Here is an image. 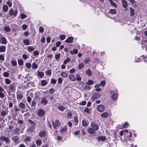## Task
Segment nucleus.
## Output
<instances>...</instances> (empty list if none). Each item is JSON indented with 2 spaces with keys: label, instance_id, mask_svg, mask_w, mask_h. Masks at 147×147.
<instances>
[{
  "label": "nucleus",
  "instance_id": "nucleus-1",
  "mask_svg": "<svg viewBox=\"0 0 147 147\" xmlns=\"http://www.w3.org/2000/svg\"><path fill=\"white\" fill-rule=\"evenodd\" d=\"M91 127H89L88 131V132L91 134H93L98 129V126L94 122H92L91 124Z\"/></svg>",
  "mask_w": 147,
  "mask_h": 147
},
{
  "label": "nucleus",
  "instance_id": "nucleus-2",
  "mask_svg": "<svg viewBox=\"0 0 147 147\" xmlns=\"http://www.w3.org/2000/svg\"><path fill=\"white\" fill-rule=\"evenodd\" d=\"M8 13L10 16H13L14 17H15L16 16L18 13V11L17 10L14 11L13 8H11L9 10Z\"/></svg>",
  "mask_w": 147,
  "mask_h": 147
},
{
  "label": "nucleus",
  "instance_id": "nucleus-3",
  "mask_svg": "<svg viewBox=\"0 0 147 147\" xmlns=\"http://www.w3.org/2000/svg\"><path fill=\"white\" fill-rule=\"evenodd\" d=\"M8 88L11 92H14L16 90V86L15 84L14 83H11L8 86Z\"/></svg>",
  "mask_w": 147,
  "mask_h": 147
},
{
  "label": "nucleus",
  "instance_id": "nucleus-4",
  "mask_svg": "<svg viewBox=\"0 0 147 147\" xmlns=\"http://www.w3.org/2000/svg\"><path fill=\"white\" fill-rule=\"evenodd\" d=\"M113 92V90H111L110 92V94L111 95V97L113 100H116L118 98L117 93L116 92H114L112 94V93Z\"/></svg>",
  "mask_w": 147,
  "mask_h": 147
},
{
  "label": "nucleus",
  "instance_id": "nucleus-5",
  "mask_svg": "<svg viewBox=\"0 0 147 147\" xmlns=\"http://www.w3.org/2000/svg\"><path fill=\"white\" fill-rule=\"evenodd\" d=\"M100 96V94L99 93H94L93 94L92 98V100L94 101L96 99L98 98Z\"/></svg>",
  "mask_w": 147,
  "mask_h": 147
},
{
  "label": "nucleus",
  "instance_id": "nucleus-6",
  "mask_svg": "<svg viewBox=\"0 0 147 147\" xmlns=\"http://www.w3.org/2000/svg\"><path fill=\"white\" fill-rule=\"evenodd\" d=\"M97 111L100 112H102L104 111L105 109V107L103 105H99L97 107Z\"/></svg>",
  "mask_w": 147,
  "mask_h": 147
},
{
  "label": "nucleus",
  "instance_id": "nucleus-7",
  "mask_svg": "<svg viewBox=\"0 0 147 147\" xmlns=\"http://www.w3.org/2000/svg\"><path fill=\"white\" fill-rule=\"evenodd\" d=\"M48 102V101L45 96L42 97L41 98V103L45 105H46Z\"/></svg>",
  "mask_w": 147,
  "mask_h": 147
},
{
  "label": "nucleus",
  "instance_id": "nucleus-8",
  "mask_svg": "<svg viewBox=\"0 0 147 147\" xmlns=\"http://www.w3.org/2000/svg\"><path fill=\"white\" fill-rule=\"evenodd\" d=\"M12 140L15 143L18 144L20 142L19 138L17 136H13L12 138Z\"/></svg>",
  "mask_w": 147,
  "mask_h": 147
},
{
  "label": "nucleus",
  "instance_id": "nucleus-9",
  "mask_svg": "<svg viewBox=\"0 0 147 147\" xmlns=\"http://www.w3.org/2000/svg\"><path fill=\"white\" fill-rule=\"evenodd\" d=\"M53 127L55 129L57 128V127L59 126L60 125V122L58 120L55 121V123L52 122Z\"/></svg>",
  "mask_w": 147,
  "mask_h": 147
},
{
  "label": "nucleus",
  "instance_id": "nucleus-10",
  "mask_svg": "<svg viewBox=\"0 0 147 147\" xmlns=\"http://www.w3.org/2000/svg\"><path fill=\"white\" fill-rule=\"evenodd\" d=\"M7 42L6 39L5 37H1L0 38V44L5 45Z\"/></svg>",
  "mask_w": 147,
  "mask_h": 147
},
{
  "label": "nucleus",
  "instance_id": "nucleus-11",
  "mask_svg": "<svg viewBox=\"0 0 147 147\" xmlns=\"http://www.w3.org/2000/svg\"><path fill=\"white\" fill-rule=\"evenodd\" d=\"M0 138L1 140L4 141L6 143H8L10 141L8 138L6 137L3 136H1Z\"/></svg>",
  "mask_w": 147,
  "mask_h": 147
},
{
  "label": "nucleus",
  "instance_id": "nucleus-12",
  "mask_svg": "<svg viewBox=\"0 0 147 147\" xmlns=\"http://www.w3.org/2000/svg\"><path fill=\"white\" fill-rule=\"evenodd\" d=\"M45 113V111L41 109L38 111L37 114L39 116L42 117L44 115Z\"/></svg>",
  "mask_w": 147,
  "mask_h": 147
},
{
  "label": "nucleus",
  "instance_id": "nucleus-13",
  "mask_svg": "<svg viewBox=\"0 0 147 147\" xmlns=\"http://www.w3.org/2000/svg\"><path fill=\"white\" fill-rule=\"evenodd\" d=\"M46 133L45 131L42 130L39 132L38 135L41 137H45L46 135Z\"/></svg>",
  "mask_w": 147,
  "mask_h": 147
},
{
  "label": "nucleus",
  "instance_id": "nucleus-14",
  "mask_svg": "<svg viewBox=\"0 0 147 147\" xmlns=\"http://www.w3.org/2000/svg\"><path fill=\"white\" fill-rule=\"evenodd\" d=\"M18 106L19 108L22 109H25L26 107L25 104L22 102H20L18 105Z\"/></svg>",
  "mask_w": 147,
  "mask_h": 147
},
{
  "label": "nucleus",
  "instance_id": "nucleus-15",
  "mask_svg": "<svg viewBox=\"0 0 147 147\" xmlns=\"http://www.w3.org/2000/svg\"><path fill=\"white\" fill-rule=\"evenodd\" d=\"M106 139V138L105 136H100L97 138V140L98 142H100V141H104Z\"/></svg>",
  "mask_w": 147,
  "mask_h": 147
},
{
  "label": "nucleus",
  "instance_id": "nucleus-16",
  "mask_svg": "<svg viewBox=\"0 0 147 147\" xmlns=\"http://www.w3.org/2000/svg\"><path fill=\"white\" fill-rule=\"evenodd\" d=\"M35 123H34L33 124V125L30 127L28 129V131L31 132H33L35 128Z\"/></svg>",
  "mask_w": 147,
  "mask_h": 147
},
{
  "label": "nucleus",
  "instance_id": "nucleus-17",
  "mask_svg": "<svg viewBox=\"0 0 147 147\" xmlns=\"http://www.w3.org/2000/svg\"><path fill=\"white\" fill-rule=\"evenodd\" d=\"M73 40V39L72 37H69L67 38L65 41L66 42L68 43H72Z\"/></svg>",
  "mask_w": 147,
  "mask_h": 147
},
{
  "label": "nucleus",
  "instance_id": "nucleus-18",
  "mask_svg": "<svg viewBox=\"0 0 147 147\" xmlns=\"http://www.w3.org/2000/svg\"><path fill=\"white\" fill-rule=\"evenodd\" d=\"M145 42L146 44H147V40H143L142 41V45H143V44L144 45V46L142 45V47L143 49H144V47H145L146 48V50L147 51V45H145L144 44V43Z\"/></svg>",
  "mask_w": 147,
  "mask_h": 147
},
{
  "label": "nucleus",
  "instance_id": "nucleus-19",
  "mask_svg": "<svg viewBox=\"0 0 147 147\" xmlns=\"http://www.w3.org/2000/svg\"><path fill=\"white\" fill-rule=\"evenodd\" d=\"M88 121L82 120V125L84 127H86L88 125Z\"/></svg>",
  "mask_w": 147,
  "mask_h": 147
},
{
  "label": "nucleus",
  "instance_id": "nucleus-20",
  "mask_svg": "<svg viewBox=\"0 0 147 147\" xmlns=\"http://www.w3.org/2000/svg\"><path fill=\"white\" fill-rule=\"evenodd\" d=\"M109 116V114L107 112H104L100 115V116L102 118H105L108 117Z\"/></svg>",
  "mask_w": 147,
  "mask_h": 147
},
{
  "label": "nucleus",
  "instance_id": "nucleus-21",
  "mask_svg": "<svg viewBox=\"0 0 147 147\" xmlns=\"http://www.w3.org/2000/svg\"><path fill=\"white\" fill-rule=\"evenodd\" d=\"M17 98L18 100L19 101L20 100L22 99L23 97V95L22 94H19L17 95Z\"/></svg>",
  "mask_w": 147,
  "mask_h": 147
},
{
  "label": "nucleus",
  "instance_id": "nucleus-22",
  "mask_svg": "<svg viewBox=\"0 0 147 147\" xmlns=\"http://www.w3.org/2000/svg\"><path fill=\"white\" fill-rule=\"evenodd\" d=\"M69 79L72 81H75L76 80V78L74 75L70 74L69 76Z\"/></svg>",
  "mask_w": 147,
  "mask_h": 147
},
{
  "label": "nucleus",
  "instance_id": "nucleus-23",
  "mask_svg": "<svg viewBox=\"0 0 147 147\" xmlns=\"http://www.w3.org/2000/svg\"><path fill=\"white\" fill-rule=\"evenodd\" d=\"M8 9V6L5 5H4L3 7V9L4 12H6Z\"/></svg>",
  "mask_w": 147,
  "mask_h": 147
},
{
  "label": "nucleus",
  "instance_id": "nucleus-24",
  "mask_svg": "<svg viewBox=\"0 0 147 147\" xmlns=\"http://www.w3.org/2000/svg\"><path fill=\"white\" fill-rule=\"evenodd\" d=\"M123 7L124 8H126L127 5V3L125 0H122Z\"/></svg>",
  "mask_w": 147,
  "mask_h": 147
},
{
  "label": "nucleus",
  "instance_id": "nucleus-25",
  "mask_svg": "<svg viewBox=\"0 0 147 147\" xmlns=\"http://www.w3.org/2000/svg\"><path fill=\"white\" fill-rule=\"evenodd\" d=\"M100 86V85L97 84L95 85L94 87L96 88L95 89L97 91H100L101 90V89L99 87Z\"/></svg>",
  "mask_w": 147,
  "mask_h": 147
},
{
  "label": "nucleus",
  "instance_id": "nucleus-26",
  "mask_svg": "<svg viewBox=\"0 0 147 147\" xmlns=\"http://www.w3.org/2000/svg\"><path fill=\"white\" fill-rule=\"evenodd\" d=\"M86 74L88 76H90L91 75L92 73L91 70L90 69H88L86 71Z\"/></svg>",
  "mask_w": 147,
  "mask_h": 147
},
{
  "label": "nucleus",
  "instance_id": "nucleus-27",
  "mask_svg": "<svg viewBox=\"0 0 147 147\" xmlns=\"http://www.w3.org/2000/svg\"><path fill=\"white\" fill-rule=\"evenodd\" d=\"M38 76L41 78H42L43 77V76H44V73L43 72H41L38 71Z\"/></svg>",
  "mask_w": 147,
  "mask_h": 147
},
{
  "label": "nucleus",
  "instance_id": "nucleus-28",
  "mask_svg": "<svg viewBox=\"0 0 147 147\" xmlns=\"http://www.w3.org/2000/svg\"><path fill=\"white\" fill-rule=\"evenodd\" d=\"M6 47L4 46H1L0 47V51L1 52H4L5 51Z\"/></svg>",
  "mask_w": 147,
  "mask_h": 147
},
{
  "label": "nucleus",
  "instance_id": "nucleus-29",
  "mask_svg": "<svg viewBox=\"0 0 147 147\" xmlns=\"http://www.w3.org/2000/svg\"><path fill=\"white\" fill-rule=\"evenodd\" d=\"M67 130V128L66 127H61L60 129V131L62 134L63 133V132H65Z\"/></svg>",
  "mask_w": 147,
  "mask_h": 147
},
{
  "label": "nucleus",
  "instance_id": "nucleus-30",
  "mask_svg": "<svg viewBox=\"0 0 147 147\" xmlns=\"http://www.w3.org/2000/svg\"><path fill=\"white\" fill-rule=\"evenodd\" d=\"M58 109L61 111H63L65 109V107L61 105H60L58 107Z\"/></svg>",
  "mask_w": 147,
  "mask_h": 147
},
{
  "label": "nucleus",
  "instance_id": "nucleus-31",
  "mask_svg": "<svg viewBox=\"0 0 147 147\" xmlns=\"http://www.w3.org/2000/svg\"><path fill=\"white\" fill-rule=\"evenodd\" d=\"M82 86L83 88H84L85 89L89 90L90 88V86L86 84H82Z\"/></svg>",
  "mask_w": 147,
  "mask_h": 147
},
{
  "label": "nucleus",
  "instance_id": "nucleus-32",
  "mask_svg": "<svg viewBox=\"0 0 147 147\" xmlns=\"http://www.w3.org/2000/svg\"><path fill=\"white\" fill-rule=\"evenodd\" d=\"M38 67V65L36 64V63L35 62L33 63L32 64V68L34 69H36Z\"/></svg>",
  "mask_w": 147,
  "mask_h": 147
},
{
  "label": "nucleus",
  "instance_id": "nucleus-33",
  "mask_svg": "<svg viewBox=\"0 0 147 147\" xmlns=\"http://www.w3.org/2000/svg\"><path fill=\"white\" fill-rule=\"evenodd\" d=\"M36 103L35 101L33 100L32 102L31 106L32 107H33L35 108L36 107Z\"/></svg>",
  "mask_w": 147,
  "mask_h": 147
},
{
  "label": "nucleus",
  "instance_id": "nucleus-34",
  "mask_svg": "<svg viewBox=\"0 0 147 147\" xmlns=\"http://www.w3.org/2000/svg\"><path fill=\"white\" fill-rule=\"evenodd\" d=\"M4 29L6 32H8L10 31L11 28L9 26H6L4 27Z\"/></svg>",
  "mask_w": 147,
  "mask_h": 147
},
{
  "label": "nucleus",
  "instance_id": "nucleus-35",
  "mask_svg": "<svg viewBox=\"0 0 147 147\" xmlns=\"http://www.w3.org/2000/svg\"><path fill=\"white\" fill-rule=\"evenodd\" d=\"M5 82L6 84L8 85L10 84L11 82V81L9 79L6 78L5 79Z\"/></svg>",
  "mask_w": 147,
  "mask_h": 147
},
{
  "label": "nucleus",
  "instance_id": "nucleus-36",
  "mask_svg": "<svg viewBox=\"0 0 147 147\" xmlns=\"http://www.w3.org/2000/svg\"><path fill=\"white\" fill-rule=\"evenodd\" d=\"M132 136V134L131 133H129V135H127V136L126 137H127V139H126V141L127 142V141H130V142H131V141L130 140V138H131Z\"/></svg>",
  "mask_w": 147,
  "mask_h": 147
},
{
  "label": "nucleus",
  "instance_id": "nucleus-37",
  "mask_svg": "<svg viewBox=\"0 0 147 147\" xmlns=\"http://www.w3.org/2000/svg\"><path fill=\"white\" fill-rule=\"evenodd\" d=\"M7 114V111H3L1 113V115L3 116V117Z\"/></svg>",
  "mask_w": 147,
  "mask_h": 147
},
{
  "label": "nucleus",
  "instance_id": "nucleus-38",
  "mask_svg": "<svg viewBox=\"0 0 147 147\" xmlns=\"http://www.w3.org/2000/svg\"><path fill=\"white\" fill-rule=\"evenodd\" d=\"M134 11V9L131 7L130 8V15L131 16H134L135 14Z\"/></svg>",
  "mask_w": 147,
  "mask_h": 147
},
{
  "label": "nucleus",
  "instance_id": "nucleus-39",
  "mask_svg": "<svg viewBox=\"0 0 147 147\" xmlns=\"http://www.w3.org/2000/svg\"><path fill=\"white\" fill-rule=\"evenodd\" d=\"M28 50L30 52H32L34 49V48L32 46H29L27 47Z\"/></svg>",
  "mask_w": 147,
  "mask_h": 147
},
{
  "label": "nucleus",
  "instance_id": "nucleus-40",
  "mask_svg": "<svg viewBox=\"0 0 147 147\" xmlns=\"http://www.w3.org/2000/svg\"><path fill=\"white\" fill-rule=\"evenodd\" d=\"M61 76L64 78H66L68 76V74L65 72H62L61 74Z\"/></svg>",
  "mask_w": 147,
  "mask_h": 147
},
{
  "label": "nucleus",
  "instance_id": "nucleus-41",
  "mask_svg": "<svg viewBox=\"0 0 147 147\" xmlns=\"http://www.w3.org/2000/svg\"><path fill=\"white\" fill-rule=\"evenodd\" d=\"M70 61V58L67 57L64 61L63 63L64 64H67V63L69 62Z\"/></svg>",
  "mask_w": 147,
  "mask_h": 147
},
{
  "label": "nucleus",
  "instance_id": "nucleus-42",
  "mask_svg": "<svg viewBox=\"0 0 147 147\" xmlns=\"http://www.w3.org/2000/svg\"><path fill=\"white\" fill-rule=\"evenodd\" d=\"M94 83V82L92 80H89L88 82L86 83V84L87 85H91L93 84Z\"/></svg>",
  "mask_w": 147,
  "mask_h": 147
},
{
  "label": "nucleus",
  "instance_id": "nucleus-43",
  "mask_svg": "<svg viewBox=\"0 0 147 147\" xmlns=\"http://www.w3.org/2000/svg\"><path fill=\"white\" fill-rule=\"evenodd\" d=\"M84 111L88 114H90V109L87 107H86L84 110Z\"/></svg>",
  "mask_w": 147,
  "mask_h": 147
},
{
  "label": "nucleus",
  "instance_id": "nucleus-44",
  "mask_svg": "<svg viewBox=\"0 0 147 147\" xmlns=\"http://www.w3.org/2000/svg\"><path fill=\"white\" fill-rule=\"evenodd\" d=\"M78 50L76 49H73V51H71L70 53L71 54H73V53L76 54L78 53Z\"/></svg>",
  "mask_w": 147,
  "mask_h": 147
},
{
  "label": "nucleus",
  "instance_id": "nucleus-45",
  "mask_svg": "<svg viewBox=\"0 0 147 147\" xmlns=\"http://www.w3.org/2000/svg\"><path fill=\"white\" fill-rule=\"evenodd\" d=\"M41 84L42 86H45L47 84V82L45 80H43L41 81Z\"/></svg>",
  "mask_w": 147,
  "mask_h": 147
},
{
  "label": "nucleus",
  "instance_id": "nucleus-46",
  "mask_svg": "<svg viewBox=\"0 0 147 147\" xmlns=\"http://www.w3.org/2000/svg\"><path fill=\"white\" fill-rule=\"evenodd\" d=\"M24 43L26 45H28L30 43V41L28 39H26L24 40Z\"/></svg>",
  "mask_w": 147,
  "mask_h": 147
},
{
  "label": "nucleus",
  "instance_id": "nucleus-47",
  "mask_svg": "<svg viewBox=\"0 0 147 147\" xmlns=\"http://www.w3.org/2000/svg\"><path fill=\"white\" fill-rule=\"evenodd\" d=\"M74 120L75 123L74 124L75 125H76L78 122V118L77 117L74 116Z\"/></svg>",
  "mask_w": 147,
  "mask_h": 147
},
{
  "label": "nucleus",
  "instance_id": "nucleus-48",
  "mask_svg": "<svg viewBox=\"0 0 147 147\" xmlns=\"http://www.w3.org/2000/svg\"><path fill=\"white\" fill-rule=\"evenodd\" d=\"M18 63L20 65H22L24 64V61L22 59L19 60L18 61Z\"/></svg>",
  "mask_w": 147,
  "mask_h": 147
},
{
  "label": "nucleus",
  "instance_id": "nucleus-49",
  "mask_svg": "<svg viewBox=\"0 0 147 147\" xmlns=\"http://www.w3.org/2000/svg\"><path fill=\"white\" fill-rule=\"evenodd\" d=\"M84 66V64L82 63H80L78 65V68L79 69H82Z\"/></svg>",
  "mask_w": 147,
  "mask_h": 147
},
{
  "label": "nucleus",
  "instance_id": "nucleus-50",
  "mask_svg": "<svg viewBox=\"0 0 147 147\" xmlns=\"http://www.w3.org/2000/svg\"><path fill=\"white\" fill-rule=\"evenodd\" d=\"M76 79L77 81H80L81 80V78L80 76L77 74L76 75Z\"/></svg>",
  "mask_w": 147,
  "mask_h": 147
},
{
  "label": "nucleus",
  "instance_id": "nucleus-51",
  "mask_svg": "<svg viewBox=\"0 0 147 147\" xmlns=\"http://www.w3.org/2000/svg\"><path fill=\"white\" fill-rule=\"evenodd\" d=\"M109 1L112 5H113L115 7H117V5L113 1H112V0H109Z\"/></svg>",
  "mask_w": 147,
  "mask_h": 147
},
{
  "label": "nucleus",
  "instance_id": "nucleus-52",
  "mask_svg": "<svg viewBox=\"0 0 147 147\" xmlns=\"http://www.w3.org/2000/svg\"><path fill=\"white\" fill-rule=\"evenodd\" d=\"M14 109L15 112H17L20 110V109L17 108V107L16 105H15L14 106Z\"/></svg>",
  "mask_w": 147,
  "mask_h": 147
},
{
  "label": "nucleus",
  "instance_id": "nucleus-53",
  "mask_svg": "<svg viewBox=\"0 0 147 147\" xmlns=\"http://www.w3.org/2000/svg\"><path fill=\"white\" fill-rule=\"evenodd\" d=\"M116 12V11L115 9H111L109 11L110 13L111 14H115Z\"/></svg>",
  "mask_w": 147,
  "mask_h": 147
},
{
  "label": "nucleus",
  "instance_id": "nucleus-54",
  "mask_svg": "<svg viewBox=\"0 0 147 147\" xmlns=\"http://www.w3.org/2000/svg\"><path fill=\"white\" fill-rule=\"evenodd\" d=\"M25 66L28 68L30 69L31 67V63H27L25 64Z\"/></svg>",
  "mask_w": 147,
  "mask_h": 147
},
{
  "label": "nucleus",
  "instance_id": "nucleus-55",
  "mask_svg": "<svg viewBox=\"0 0 147 147\" xmlns=\"http://www.w3.org/2000/svg\"><path fill=\"white\" fill-rule=\"evenodd\" d=\"M54 98L53 96H51L50 97V100L51 101V102L52 103H53L55 102H56V100H54L53 101H52L53 99Z\"/></svg>",
  "mask_w": 147,
  "mask_h": 147
},
{
  "label": "nucleus",
  "instance_id": "nucleus-56",
  "mask_svg": "<svg viewBox=\"0 0 147 147\" xmlns=\"http://www.w3.org/2000/svg\"><path fill=\"white\" fill-rule=\"evenodd\" d=\"M60 56V54H56L55 55V58L56 60H57L59 59Z\"/></svg>",
  "mask_w": 147,
  "mask_h": 147
},
{
  "label": "nucleus",
  "instance_id": "nucleus-57",
  "mask_svg": "<svg viewBox=\"0 0 147 147\" xmlns=\"http://www.w3.org/2000/svg\"><path fill=\"white\" fill-rule=\"evenodd\" d=\"M49 91L50 93L51 94H53L54 93L55 91V90L54 89L51 88L49 90Z\"/></svg>",
  "mask_w": 147,
  "mask_h": 147
},
{
  "label": "nucleus",
  "instance_id": "nucleus-58",
  "mask_svg": "<svg viewBox=\"0 0 147 147\" xmlns=\"http://www.w3.org/2000/svg\"><path fill=\"white\" fill-rule=\"evenodd\" d=\"M36 144L38 145H40L41 144L42 142L40 140H38L36 141Z\"/></svg>",
  "mask_w": 147,
  "mask_h": 147
},
{
  "label": "nucleus",
  "instance_id": "nucleus-59",
  "mask_svg": "<svg viewBox=\"0 0 147 147\" xmlns=\"http://www.w3.org/2000/svg\"><path fill=\"white\" fill-rule=\"evenodd\" d=\"M9 74L6 71L4 72L3 76L5 77H7L9 76Z\"/></svg>",
  "mask_w": 147,
  "mask_h": 147
},
{
  "label": "nucleus",
  "instance_id": "nucleus-60",
  "mask_svg": "<svg viewBox=\"0 0 147 147\" xmlns=\"http://www.w3.org/2000/svg\"><path fill=\"white\" fill-rule=\"evenodd\" d=\"M45 72L46 74L47 75H51V72L50 70H48L45 71Z\"/></svg>",
  "mask_w": 147,
  "mask_h": 147
},
{
  "label": "nucleus",
  "instance_id": "nucleus-61",
  "mask_svg": "<svg viewBox=\"0 0 147 147\" xmlns=\"http://www.w3.org/2000/svg\"><path fill=\"white\" fill-rule=\"evenodd\" d=\"M23 58L24 59H27L28 58L27 55L26 54H23L22 55Z\"/></svg>",
  "mask_w": 147,
  "mask_h": 147
},
{
  "label": "nucleus",
  "instance_id": "nucleus-62",
  "mask_svg": "<svg viewBox=\"0 0 147 147\" xmlns=\"http://www.w3.org/2000/svg\"><path fill=\"white\" fill-rule=\"evenodd\" d=\"M90 61L89 59L88 58H86L84 59V62L85 64L88 63Z\"/></svg>",
  "mask_w": 147,
  "mask_h": 147
},
{
  "label": "nucleus",
  "instance_id": "nucleus-63",
  "mask_svg": "<svg viewBox=\"0 0 147 147\" xmlns=\"http://www.w3.org/2000/svg\"><path fill=\"white\" fill-rule=\"evenodd\" d=\"M11 63L12 65L13 66H15L17 65L16 61L14 60H12V61Z\"/></svg>",
  "mask_w": 147,
  "mask_h": 147
},
{
  "label": "nucleus",
  "instance_id": "nucleus-64",
  "mask_svg": "<svg viewBox=\"0 0 147 147\" xmlns=\"http://www.w3.org/2000/svg\"><path fill=\"white\" fill-rule=\"evenodd\" d=\"M59 38L61 40H63L65 38V36L64 35H60Z\"/></svg>",
  "mask_w": 147,
  "mask_h": 147
}]
</instances>
